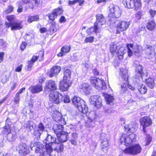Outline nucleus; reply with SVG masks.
Returning <instances> with one entry per match:
<instances>
[{"mask_svg": "<svg viewBox=\"0 0 156 156\" xmlns=\"http://www.w3.org/2000/svg\"><path fill=\"white\" fill-rule=\"evenodd\" d=\"M91 84L95 88L98 90H104L106 89V85L105 81L95 77H91L90 78Z\"/></svg>", "mask_w": 156, "mask_h": 156, "instance_id": "nucleus-1", "label": "nucleus"}, {"mask_svg": "<svg viewBox=\"0 0 156 156\" xmlns=\"http://www.w3.org/2000/svg\"><path fill=\"white\" fill-rule=\"evenodd\" d=\"M45 135L46 137L43 140V143L45 144L46 150H47L48 152H51L52 151V145H54V143L57 140L56 138L54 136H51L46 133Z\"/></svg>", "mask_w": 156, "mask_h": 156, "instance_id": "nucleus-2", "label": "nucleus"}, {"mask_svg": "<svg viewBox=\"0 0 156 156\" xmlns=\"http://www.w3.org/2000/svg\"><path fill=\"white\" fill-rule=\"evenodd\" d=\"M144 74L143 67L141 65H138L136 67L135 74L133 78V81L137 84H140L142 80V77Z\"/></svg>", "mask_w": 156, "mask_h": 156, "instance_id": "nucleus-3", "label": "nucleus"}, {"mask_svg": "<svg viewBox=\"0 0 156 156\" xmlns=\"http://www.w3.org/2000/svg\"><path fill=\"white\" fill-rule=\"evenodd\" d=\"M30 147L31 150H33V147H36L35 152L36 153L39 154V156H44L46 152V148L40 142L33 143L31 142L30 144Z\"/></svg>", "mask_w": 156, "mask_h": 156, "instance_id": "nucleus-4", "label": "nucleus"}, {"mask_svg": "<svg viewBox=\"0 0 156 156\" xmlns=\"http://www.w3.org/2000/svg\"><path fill=\"white\" fill-rule=\"evenodd\" d=\"M135 136L136 135L133 133L129 135L123 134L121 136L120 141L121 144L124 143L127 146L135 141Z\"/></svg>", "mask_w": 156, "mask_h": 156, "instance_id": "nucleus-5", "label": "nucleus"}, {"mask_svg": "<svg viewBox=\"0 0 156 156\" xmlns=\"http://www.w3.org/2000/svg\"><path fill=\"white\" fill-rule=\"evenodd\" d=\"M141 150L142 148L140 145L136 144L126 148L124 150V152L126 154L135 155L140 153Z\"/></svg>", "mask_w": 156, "mask_h": 156, "instance_id": "nucleus-6", "label": "nucleus"}, {"mask_svg": "<svg viewBox=\"0 0 156 156\" xmlns=\"http://www.w3.org/2000/svg\"><path fill=\"white\" fill-rule=\"evenodd\" d=\"M122 2L124 5L128 8H135V9H137L141 6L140 0H122Z\"/></svg>", "mask_w": 156, "mask_h": 156, "instance_id": "nucleus-7", "label": "nucleus"}, {"mask_svg": "<svg viewBox=\"0 0 156 156\" xmlns=\"http://www.w3.org/2000/svg\"><path fill=\"white\" fill-rule=\"evenodd\" d=\"M50 101L56 104H58L62 101L63 95L59 92L56 91L51 93L49 94Z\"/></svg>", "mask_w": 156, "mask_h": 156, "instance_id": "nucleus-8", "label": "nucleus"}, {"mask_svg": "<svg viewBox=\"0 0 156 156\" xmlns=\"http://www.w3.org/2000/svg\"><path fill=\"white\" fill-rule=\"evenodd\" d=\"M110 13L109 16L112 17L118 18L121 15V11L117 6L111 5L110 6Z\"/></svg>", "mask_w": 156, "mask_h": 156, "instance_id": "nucleus-9", "label": "nucleus"}, {"mask_svg": "<svg viewBox=\"0 0 156 156\" xmlns=\"http://www.w3.org/2000/svg\"><path fill=\"white\" fill-rule=\"evenodd\" d=\"M144 51L146 54V58L151 59L154 55V48L150 45H146L144 48Z\"/></svg>", "mask_w": 156, "mask_h": 156, "instance_id": "nucleus-10", "label": "nucleus"}, {"mask_svg": "<svg viewBox=\"0 0 156 156\" xmlns=\"http://www.w3.org/2000/svg\"><path fill=\"white\" fill-rule=\"evenodd\" d=\"M44 129V125L41 122H40L38 125H35L34 127L33 132V135L34 136L40 137L41 134Z\"/></svg>", "mask_w": 156, "mask_h": 156, "instance_id": "nucleus-11", "label": "nucleus"}, {"mask_svg": "<svg viewBox=\"0 0 156 156\" xmlns=\"http://www.w3.org/2000/svg\"><path fill=\"white\" fill-rule=\"evenodd\" d=\"M62 12L63 11L62 9L57 8L53 10L52 13L48 14V16L50 20L53 21L58 15H61Z\"/></svg>", "mask_w": 156, "mask_h": 156, "instance_id": "nucleus-12", "label": "nucleus"}, {"mask_svg": "<svg viewBox=\"0 0 156 156\" xmlns=\"http://www.w3.org/2000/svg\"><path fill=\"white\" fill-rule=\"evenodd\" d=\"M90 103L97 108H100L101 104V98L98 95H94L90 98Z\"/></svg>", "mask_w": 156, "mask_h": 156, "instance_id": "nucleus-13", "label": "nucleus"}, {"mask_svg": "<svg viewBox=\"0 0 156 156\" xmlns=\"http://www.w3.org/2000/svg\"><path fill=\"white\" fill-rule=\"evenodd\" d=\"M45 90L46 91H51L57 89V85L54 81L50 80L46 82Z\"/></svg>", "mask_w": 156, "mask_h": 156, "instance_id": "nucleus-14", "label": "nucleus"}, {"mask_svg": "<svg viewBox=\"0 0 156 156\" xmlns=\"http://www.w3.org/2000/svg\"><path fill=\"white\" fill-rule=\"evenodd\" d=\"M140 124L142 126L143 128V131H144L145 128L151 125L152 123L151 119L147 116H144V117L140 119Z\"/></svg>", "mask_w": 156, "mask_h": 156, "instance_id": "nucleus-15", "label": "nucleus"}, {"mask_svg": "<svg viewBox=\"0 0 156 156\" xmlns=\"http://www.w3.org/2000/svg\"><path fill=\"white\" fill-rule=\"evenodd\" d=\"M129 23L126 21L120 22L117 26V33H119L121 32L126 30L129 27Z\"/></svg>", "mask_w": 156, "mask_h": 156, "instance_id": "nucleus-16", "label": "nucleus"}, {"mask_svg": "<svg viewBox=\"0 0 156 156\" xmlns=\"http://www.w3.org/2000/svg\"><path fill=\"white\" fill-rule=\"evenodd\" d=\"M18 149L19 153L22 155H26L30 152L29 146L25 143L20 144L19 146Z\"/></svg>", "mask_w": 156, "mask_h": 156, "instance_id": "nucleus-17", "label": "nucleus"}, {"mask_svg": "<svg viewBox=\"0 0 156 156\" xmlns=\"http://www.w3.org/2000/svg\"><path fill=\"white\" fill-rule=\"evenodd\" d=\"M71 85V83L70 81L63 80L59 83V89L61 91H66Z\"/></svg>", "mask_w": 156, "mask_h": 156, "instance_id": "nucleus-18", "label": "nucleus"}, {"mask_svg": "<svg viewBox=\"0 0 156 156\" xmlns=\"http://www.w3.org/2000/svg\"><path fill=\"white\" fill-rule=\"evenodd\" d=\"M6 27H11V30H19L22 29L23 26L22 24L19 22H16L12 23H6Z\"/></svg>", "mask_w": 156, "mask_h": 156, "instance_id": "nucleus-19", "label": "nucleus"}, {"mask_svg": "<svg viewBox=\"0 0 156 156\" xmlns=\"http://www.w3.org/2000/svg\"><path fill=\"white\" fill-rule=\"evenodd\" d=\"M96 21L95 23V26H97L100 29L102 25L104 24L106 20L102 14H98L96 16Z\"/></svg>", "mask_w": 156, "mask_h": 156, "instance_id": "nucleus-20", "label": "nucleus"}, {"mask_svg": "<svg viewBox=\"0 0 156 156\" xmlns=\"http://www.w3.org/2000/svg\"><path fill=\"white\" fill-rule=\"evenodd\" d=\"M61 69L59 66H54L51 69L50 71L48 72V74L50 77H52L57 76L60 72Z\"/></svg>", "mask_w": 156, "mask_h": 156, "instance_id": "nucleus-21", "label": "nucleus"}, {"mask_svg": "<svg viewBox=\"0 0 156 156\" xmlns=\"http://www.w3.org/2000/svg\"><path fill=\"white\" fill-rule=\"evenodd\" d=\"M73 131L70 132L69 133L71 134L70 141L72 144L76 145L77 144L78 135L74 128L73 129Z\"/></svg>", "mask_w": 156, "mask_h": 156, "instance_id": "nucleus-22", "label": "nucleus"}, {"mask_svg": "<svg viewBox=\"0 0 156 156\" xmlns=\"http://www.w3.org/2000/svg\"><path fill=\"white\" fill-rule=\"evenodd\" d=\"M41 0H23L22 3L25 4L29 5V8L33 9L34 8V2L35 5H38L40 4Z\"/></svg>", "mask_w": 156, "mask_h": 156, "instance_id": "nucleus-23", "label": "nucleus"}, {"mask_svg": "<svg viewBox=\"0 0 156 156\" xmlns=\"http://www.w3.org/2000/svg\"><path fill=\"white\" fill-rule=\"evenodd\" d=\"M65 124L59 123V124H55L54 125L53 129L56 135L64 131V127L63 125Z\"/></svg>", "mask_w": 156, "mask_h": 156, "instance_id": "nucleus-24", "label": "nucleus"}, {"mask_svg": "<svg viewBox=\"0 0 156 156\" xmlns=\"http://www.w3.org/2000/svg\"><path fill=\"white\" fill-rule=\"evenodd\" d=\"M53 118L54 120L58 123L65 124L66 122L64 119L62 118L61 114L58 112L53 115Z\"/></svg>", "mask_w": 156, "mask_h": 156, "instance_id": "nucleus-25", "label": "nucleus"}, {"mask_svg": "<svg viewBox=\"0 0 156 156\" xmlns=\"http://www.w3.org/2000/svg\"><path fill=\"white\" fill-rule=\"evenodd\" d=\"M57 136L58 137V140L62 143L66 142L69 138L68 133L64 131H63L61 133L57 135Z\"/></svg>", "mask_w": 156, "mask_h": 156, "instance_id": "nucleus-26", "label": "nucleus"}, {"mask_svg": "<svg viewBox=\"0 0 156 156\" xmlns=\"http://www.w3.org/2000/svg\"><path fill=\"white\" fill-rule=\"evenodd\" d=\"M29 89L32 93H38L42 90V86L41 84L30 87Z\"/></svg>", "mask_w": 156, "mask_h": 156, "instance_id": "nucleus-27", "label": "nucleus"}, {"mask_svg": "<svg viewBox=\"0 0 156 156\" xmlns=\"http://www.w3.org/2000/svg\"><path fill=\"white\" fill-rule=\"evenodd\" d=\"M79 110L84 114H86L88 111V108L84 101H82L81 104L77 108Z\"/></svg>", "mask_w": 156, "mask_h": 156, "instance_id": "nucleus-28", "label": "nucleus"}, {"mask_svg": "<svg viewBox=\"0 0 156 156\" xmlns=\"http://www.w3.org/2000/svg\"><path fill=\"white\" fill-rule=\"evenodd\" d=\"M52 146L53 147V149L58 152L62 151L64 149L63 145L62 143H58L57 140L54 143V145H52Z\"/></svg>", "mask_w": 156, "mask_h": 156, "instance_id": "nucleus-29", "label": "nucleus"}, {"mask_svg": "<svg viewBox=\"0 0 156 156\" xmlns=\"http://www.w3.org/2000/svg\"><path fill=\"white\" fill-rule=\"evenodd\" d=\"M79 88L80 89V91H83L86 94H88L89 91L91 89L90 85L87 83L81 84L80 85Z\"/></svg>", "mask_w": 156, "mask_h": 156, "instance_id": "nucleus-30", "label": "nucleus"}, {"mask_svg": "<svg viewBox=\"0 0 156 156\" xmlns=\"http://www.w3.org/2000/svg\"><path fill=\"white\" fill-rule=\"evenodd\" d=\"M37 57L33 55L31 59L27 62V70H30L33 66L34 63L37 60Z\"/></svg>", "mask_w": 156, "mask_h": 156, "instance_id": "nucleus-31", "label": "nucleus"}, {"mask_svg": "<svg viewBox=\"0 0 156 156\" xmlns=\"http://www.w3.org/2000/svg\"><path fill=\"white\" fill-rule=\"evenodd\" d=\"M126 50L124 47H119L118 49L116 51V53L118 55L119 59H122L123 58V55L126 53Z\"/></svg>", "mask_w": 156, "mask_h": 156, "instance_id": "nucleus-32", "label": "nucleus"}, {"mask_svg": "<svg viewBox=\"0 0 156 156\" xmlns=\"http://www.w3.org/2000/svg\"><path fill=\"white\" fill-rule=\"evenodd\" d=\"M24 126L29 131H31L32 129H34L35 127V124L32 121L27 122L24 124Z\"/></svg>", "mask_w": 156, "mask_h": 156, "instance_id": "nucleus-33", "label": "nucleus"}, {"mask_svg": "<svg viewBox=\"0 0 156 156\" xmlns=\"http://www.w3.org/2000/svg\"><path fill=\"white\" fill-rule=\"evenodd\" d=\"M85 114L88 117V119L90 122H92L96 118V113L94 111H91L90 112L88 111Z\"/></svg>", "mask_w": 156, "mask_h": 156, "instance_id": "nucleus-34", "label": "nucleus"}, {"mask_svg": "<svg viewBox=\"0 0 156 156\" xmlns=\"http://www.w3.org/2000/svg\"><path fill=\"white\" fill-rule=\"evenodd\" d=\"M100 30V29L97 26H95L94 24V27H92L87 30V33L88 35H90L94 32L96 33H99Z\"/></svg>", "mask_w": 156, "mask_h": 156, "instance_id": "nucleus-35", "label": "nucleus"}, {"mask_svg": "<svg viewBox=\"0 0 156 156\" xmlns=\"http://www.w3.org/2000/svg\"><path fill=\"white\" fill-rule=\"evenodd\" d=\"M82 101H83L78 97H74L72 99V103L77 108L81 104Z\"/></svg>", "mask_w": 156, "mask_h": 156, "instance_id": "nucleus-36", "label": "nucleus"}, {"mask_svg": "<svg viewBox=\"0 0 156 156\" xmlns=\"http://www.w3.org/2000/svg\"><path fill=\"white\" fill-rule=\"evenodd\" d=\"M155 26V23L154 20H150L147 23V28L149 30H153Z\"/></svg>", "mask_w": 156, "mask_h": 156, "instance_id": "nucleus-37", "label": "nucleus"}, {"mask_svg": "<svg viewBox=\"0 0 156 156\" xmlns=\"http://www.w3.org/2000/svg\"><path fill=\"white\" fill-rule=\"evenodd\" d=\"M102 150L105 153H107L108 151V148L107 147L108 145V141L106 139H105V140H102V142L101 144Z\"/></svg>", "mask_w": 156, "mask_h": 156, "instance_id": "nucleus-38", "label": "nucleus"}, {"mask_svg": "<svg viewBox=\"0 0 156 156\" xmlns=\"http://www.w3.org/2000/svg\"><path fill=\"white\" fill-rule=\"evenodd\" d=\"M146 83L147 85L151 89L153 88L155 85L153 79L150 78L146 80Z\"/></svg>", "mask_w": 156, "mask_h": 156, "instance_id": "nucleus-39", "label": "nucleus"}, {"mask_svg": "<svg viewBox=\"0 0 156 156\" xmlns=\"http://www.w3.org/2000/svg\"><path fill=\"white\" fill-rule=\"evenodd\" d=\"M127 71V70L126 69L122 68L120 69V74L122 76L124 80H128V76Z\"/></svg>", "mask_w": 156, "mask_h": 156, "instance_id": "nucleus-40", "label": "nucleus"}, {"mask_svg": "<svg viewBox=\"0 0 156 156\" xmlns=\"http://www.w3.org/2000/svg\"><path fill=\"white\" fill-rule=\"evenodd\" d=\"M64 76L63 80L70 81L71 78V72L69 69H66L64 71Z\"/></svg>", "mask_w": 156, "mask_h": 156, "instance_id": "nucleus-41", "label": "nucleus"}, {"mask_svg": "<svg viewBox=\"0 0 156 156\" xmlns=\"http://www.w3.org/2000/svg\"><path fill=\"white\" fill-rule=\"evenodd\" d=\"M119 48V47L117 45L116 42H112L110 46V50L112 53H116V51Z\"/></svg>", "mask_w": 156, "mask_h": 156, "instance_id": "nucleus-42", "label": "nucleus"}, {"mask_svg": "<svg viewBox=\"0 0 156 156\" xmlns=\"http://www.w3.org/2000/svg\"><path fill=\"white\" fill-rule=\"evenodd\" d=\"M133 51L135 55L139 56L141 54L142 51V47L139 45L136 46L134 48Z\"/></svg>", "mask_w": 156, "mask_h": 156, "instance_id": "nucleus-43", "label": "nucleus"}, {"mask_svg": "<svg viewBox=\"0 0 156 156\" xmlns=\"http://www.w3.org/2000/svg\"><path fill=\"white\" fill-rule=\"evenodd\" d=\"M103 96L105 97L107 103L109 104L110 103L113 102L114 100L113 97L111 95L107 94H104Z\"/></svg>", "mask_w": 156, "mask_h": 156, "instance_id": "nucleus-44", "label": "nucleus"}, {"mask_svg": "<svg viewBox=\"0 0 156 156\" xmlns=\"http://www.w3.org/2000/svg\"><path fill=\"white\" fill-rule=\"evenodd\" d=\"M39 19V17L37 15L32 16H29L28 17L27 22L29 23H30L34 21H37Z\"/></svg>", "mask_w": 156, "mask_h": 156, "instance_id": "nucleus-45", "label": "nucleus"}, {"mask_svg": "<svg viewBox=\"0 0 156 156\" xmlns=\"http://www.w3.org/2000/svg\"><path fill=\"white\" fill-rule=\"evenodd\" d=\"M59 28L58 25L55 23H53L50 28V30L53 33L56 32Z\"/></svg>", "mask_w": 156, "mask_h": 156, "instance_id": "nucleus-46", "label": "nucleus"}, {"mask_svg": "<svg viewBox=\"0 0 156 156\" xmlns=\"http://www.w3.org/2000/svg\"><path fill=\"white\" fill-rule=\"evenodd\" d=\"M9 73L3 74L1 76V82L3 84L5 83L9 80Z\"/></svg>", "mask_w": 156, "mask_h": 156, "instance_id": "nucleus-47", "label": "nucleus"}, {"mask_svg": "<svg viewBox=\"0 0 156 156\" xmlns=\"http://www.w3.org/2000/svg\"><path fill=\"white\" fill-rule=\"evenodd\" d=\"M11 129L9 125H6L3 128L2 132L3 134H7L10 132Z\"/></svg>", "mask_w": 156, "mask_h": 156, "instance_id": "nucleus-48", "label": "nucleus"}, {"mask_svg": "<svg viewBox=\"0 0 156 156\" xmlns=\"http://www.w3.org/2000/svg\"><path fill=\"white\" fill-rule=\"evenodd\" d=\"M138 89L139 91L142 94H145L147 90V88L145 85L143 84L140 86V87Z\"/></svg>", "mask_w": 156, "mask_h": 156, "instance_id": "nucleus-49", "label": "nucleus"}, {"mask_svg": "<svg viewBox=\"0 0 156 156\" xmlns=\"http://www.w3.org/2000/svg\"><path fill=\"white\" fill-rule=\"evenodd\" d=\"M7 139L9 141H12L14 140V137L15 136V133L13 132H10L7 134Z\"/></svg>", "mask_w": 156, "mask_h": 156, "instance_id": "nucleus-50", "label": "nucleus"}, {"mask_svg": "<svg viewBox=\"0 0 156 156\" xmlns=\"http://www.w3.org/2000/svg\"><path fill=\"white\" fill-rule=\"evenodd\" d=\"M126 130L127 131L130 132H133L135 131V128L133 127V125L129 124L128 125L126 126L125 127Z\"/></svg>", "mask_w": 156, "mask_h": 156, "instance_id": "nucleus-51", "label": "nucleus"}, {"mask_svg": "<svg viewBox=\"0 0 156 156\" xmlns=\"http://www.w3.org/2000/svg\"><path fill=\"white\" fill-rule=\"evenodd\" d=\"M133 45L131 44H128L127 45V48L128 49V55L129 56H131L133 55V52L130 48H132Z\"/></svg>", "mask_w": 156, "mask_h": 156, "instance_id": "nucleus-52", "label": "nucleus"}, {"mask_svg": "<svg viewBox=\"0 0 156 156\" xmlns=\"http://www.w3.org/2000/svg\"><path fill=\"white\" fill-rule=\"evenodd\" d=\"M70 50V47L68 46L65 45L63 46L61 49V50L65 55L68 53Z\"/></svg>", "mask_w": 156, "mask_h": 156, "instance_id": "nucleus-53", "label": "nucleus"}, {"mask_svg": "<svg viewBox=\"0 0 156 156\" xmlns=\"http://www.w3.org/2000/svg\"><path fill=\"white\" fill-rule=\"evenodd\" d=\"M152 140L151 137L150 135H147L146 137L144 140L145 144L146 145H148L151 142Z\"/></svg>", "mask_w": 156, "mask_h": 156, "instance_id": "nucleus-54", "label": "nucleus"}, {"mask_svg": "<svg viewBox=\"0 0 156 156\" xmlns=\"http://www.w3.org/2000/svg\"><path fill=\"white\" fill-rule=\"evenodd\" d=\"M7 18L9 22V23H11L14 22V20L15 18L14 15L8 16H7Z\"/></svg>", "mask_w": 156, "mask_h": 156, "instance_id": "nucleus-55", "label": "nucleus"}, {"mask_svg": "<svg viewBox=\"0 0 156 156\" xmlns=\"http://www.w3.org/2000/svg\"><path fill=\"white\" fill-rule=\"evenodd\" d=\"M94 37L92 36H90L87 37L85 39V41L87 43H91L94 41Z\"/></svg>", "mask_w": 156, "mask_h": 156, "instance_id": "nucleus-56", "label": "nucleus"}, {"mask_svg": "<svg viewBox=\"0 0 156 156\" xmlns=\"http://www.w3.org/2000/svg\"><path fill=\"white\" fill-rule=\"evenodd\" d=\"M125 82L123 85L121 86V88L123 91H126L127 88V81L125 80Z\"/></svg>", "mask_w": 156, "mask_h": 156, "instance_id": "nucleus-57", "label": "nucleus"}, {"mask_svg": "<svg viewBox=\"0 0 156 156\" xmlns=\"http://www.w3.org/2000/svg\"><path fill=\"white\" fill-rule=\"evenodd\" d=\"M13 9V7L11 5H9L7 8L5 12L6 13H9L12 12Z\"/></svg>", "mask_w": 156, "mask_h": 156, "instance_id": "nucleus-58", "label": "nucleus"}, {"mask_svg": "<svg viewBox=\"0 0 156 156\" xmlns=\"http://www.w3.org/2000/svg\"><path fill=\"white\" fill-rule=\"evenodd\" d=\"M38 55H35L37 56V58H40V60H42L43 59L44 55V51H40L38 54Z\"/></svg>", "mask_w": 156, "mask_h": 156, "instance_id": "nucleus-59", "label": "nucleus"}, {"mask_svg": "<svg viewBox=\"0 0 156 156\" xmlns=\"http://www.w3.org/2000/svg\"><path fill=\"white\" fill-rule=\"evenodd\" d=\"M63 100L64 102L65 103H68L70 101V100L69 96L67 95H65L64 96H63L62 98V101Z\"/></svg>", "mask_w": 156, "mask_h": 156, "instance_id": "nucleus-60", "label": "nucleus"}, {"mask_svg": "<svg viewBox=\"0 0 156 156\" xmlns=\"http://www.w3.org/2000/svg\"><path fill=\"white\" fill-rule=\"evenodd\" d=\"M20 95H16V94L15 95V97L14 98V102L15 103L17 104H18L19 103V102L20 101Z\"/></svg>", "mask_w": 156, "mask_h": 156, "instance_id": "nucleus-61", "label": "nucleus"}, {"mask_svg": "<svg viewBox=\"0 0 156 156\" xmlns=\"http://www.w3.org/2000/svg\"><path fill=\"white\" fill-rule=\"evenodd\" d=\"M149 12L152 17H153L156 14V11L151 9L149 11Z\"/></svg>", "mask_w": 156, "mask_h": 156, "instance_id": "nucleus-62", "label": "nucleus"}, {"mask_svg": "<svg viewBox=\"0 0 156 156\" xmlns=\"http://www.w3.org/2000/svg\"><path fill=\"white\" fill-rule=\"evenodd\" d=\"M27 44L25 42H22L20 46V49L22 50H23L25 48Z\"/></svg>", "mask_w": 156, "mask_h": 156, "instance_id": "nucleus-63", "label": "nucleus"}, {"mask_svg": "<svg viewBox=\"0 0 156 156\" xmlns=\"http://www.w3.org/2000/svg\"><path fill=\"white\" fill-rule=\"evenodd\" d=\"M80 2V0H74L73 1H69V4L70 5H73L76 3Z\"/></svg>", "mask_w": 156, "mask_h": 156, "instance_id": "nucleus-64", "label": "nucleus"}]
</instances>
